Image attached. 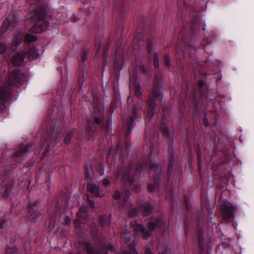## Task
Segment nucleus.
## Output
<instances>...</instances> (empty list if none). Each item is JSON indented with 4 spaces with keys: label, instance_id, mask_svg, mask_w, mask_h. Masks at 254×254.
Returning a JSON list of instances; mask_svg holds the SVG:
<instances>
[{
    "label": "nucleus",
    "instance_id": "nucleus-1",
    "mask_svg": "<svg viewBox=\"0 0 254 254\" xmlns=\"http://www.w3.org/2000/svg\"><path fill=\"white\" fill-rule=\"evenodd\" d=\"M45 16L46 10L44 7L38 5L31 8L27 16L32 23L31 32L39 33L47 29L49 22L46 20Z\"/></svg>",
    "mask_w": 254,
    "mask_h": 254
},
{
    "label": "nucleus",
    "instance_id": "nucleus-2",
    "mask_svg": "<svg viewBox=\"0 0 254 254\" xmlns=\"http://www.w3.org/2000/svg\"><path fill=\"white\" fill-rule=\"evenodd\" d=\"M22 81V75L19 69L15 68L12 71H9V76L4 84L5 88L3 86H0V113L5 109L4 102L8 91L20 85Z\"/></svg>",
    "mask_w": 254,
    "mask_h": 254
},
{
    "label": "nucleus",
    "instance_id": "nucleus-3",
    "mask_svg": "<svg viewBox=\"0 0 254 254\" xmlns=\"http://www.w3.org/2000/svg\"><path fill=\"white\" fill-rule=\"evenodd\" d=\"M132 170L126 168H123L118 175L117 179H121L125 184V192L127 195L130 194V191L128 189L130 188L131 190L134 189L133 178L132 177Z\"/></svg>",
    "mask_w": 254,
    "mask_h": 254
},
{
    "label": "nucleus",
    "instance_id": "nucleus-4",
    "mask_svg": "<svg viewBox=\"0 0 254 254\" xmlns=\"http://www.w3.org/2000/svg\"><path fill=\"white\" fill-rule=\"evenodd\" d=\"M161 87L160 82L159 80H156L153 84V95L154 97L149 99V108L147 112V118L150 120L154 115L155 107L156 98L159 95Z\"/></svg>",
    "mask_w": 254,
    "mask_h": 254
},
{
    "label": "nucleus",
    "instance_id": "nucleus-5",
    "mask_svg": "<svg viewBox=\"0 0 254 254\" xmlns=\"http://www.w3.org/2000/svg\"><path fill=\"white\" fill-rule=\"evenodd\" d=\"M221 214L224 219L227 221L231 222L234 219L235 207L228 202H224L221 205Z\"/></svg>",
    "mask_w": 254,
    "mask_h": 254
},
{
    "label": "nucleus",
    "instance_id": "nucleus-6",
    "mask_svg": "<svg viewBox=\"0 0 254 254\" xmlns=\"http://www.w3.org/2000/svg\"><path fill=\"white\" fill-rule=\"evenodd\" d=\"M93 104L94 112L93 113V116L96 124L98 125L101 123L102 120H103V107L102 105H99L96 99H94Z\"/></svg>",
    "mask_w": 254,
    "mask_h": 254
},
{
    "label": "nucleus",
    "instance_id": "nucleus-7",
    "mask_svg": "<svg viewBox=\"0 0 254 254\" xmlns=\"http://www.w3.org/2000/svg\"><path fill=\"white\" fill-rule=\"evenodd\" d=\"M24 55L25 52H24L17 53L13 56L8 64L12 65H20L23 64L24 60Z\"/></svg>",
    "mask_w": 254,
    "mask_h": 254
},
{
    "label": "nucleus",
    "instance_id": "nucleus-8",
    "mask_svg": "<svg viewBox=\"0 0 254 254\" xmlns=\"http://www.w3.org/2000/svg\"><path fill=\"white\" fill-rule=\"evenodd\" d=\"M141 118L140 117L138 116L137 114L136 109L134 108L132 113V115L129 117L128 120L127 121V134H130L131 128L133 127L134 125V122L135 120H140Z\"/></svg>",
    "mask_w": 254,
    "mask_h": 254
},
{
    "label": "nucleus",
    "instance_id": "nucleus-9",
    "mask_svg": "<svg viewBox=\"0 0 254 254\" xmlns=\"http://www.w3.org/2000/svg\"><path fill=\"white\" fill-rule=\"evenodd\" d=\"M163 224L161 218L159 219H153V220L148 224V228L151 231H157L160 230Z\"/></svg>",
    "mask_w": 254,
    "mask_h": 254
},
{
    "label": "nucleus",
    "instance_id": "nucleus-10",
    "mask_svg": "<svg viewBox=\"0 0 254 254\" xmlns=\"http://www.w3.org/2000/svg\"><path fill=\"white\" fill-rule=\"evenodd\" d=\"M131 226L134 231L141 233L143 239H148L150 237L149 233L146 230L143 226L137 224L134 222L131 224Z\"/></svg>",
    "mask_w": 254,
    "mask_h": 254
},
{
    "label": "nucleus",
    "instance_id": "nucleus-11",
    "mask_svg": "<svg viewBox=\"0 0 254 254\" xmlns=\"http://www.w3.org/2000/svg\"><path fill=\"white\" fill-rule=\"evenodd\" d=\"M87 189L93 195L96 197L101 196L99 187L96 184L91 182L88 183Z\"/></svg>",
    "mask_w": 254,
    "mask_h": 254
},
{
    "label": "nucleus",
    "instance_id": "nucleus-12",
    "mask_svg": "<svg viewBox=\"0 0 254 254\" xmlns=\"http://www.w3.org/2000/svg\"><path fill=\"white\" fill-rule=\"evenodd\" d=\"M28 59L30 61H33L36 59L39 56L38 50L36 47L33 46H29L28 50L27 51Z\"/></svg>",
    "mask_w": 254,
    "mask_h": 254
},
{
    "label": "nucleus",
    "instance_id": "nucleus-13",
    "mask_svg": "<svg viewBox=\"0 0 254 254\" xmlns=\"http://www.w3.org/2000/svg\"><path fill=\"white\" fill-rule=\"evenodd\" d=\"M121 205H122L124 207L127 208L128 209L129 215L133 216L136 214V209L131 207V204L130 201H128L127 197L123 198V201Z\"/></svg>",
    "mask_w": 254,
    "mask_h": 254
},
{
    "label": "nucleus",
    "instance_id": "nucleus-14",
    "mask_svg": "<svg viewBox=\"0 0 254 254\" xmlns=\"http://www.w3.org/2000/svg\"><path fill=\"white\" fill-rule=\"evenodd\" d=\"M23 38L24 34L22 33H19L16 35V36L14 38L13 44L11 47V49L13 51H14L17 48Z\"/></svg>",
    "mask_w": 254,
    "mask_h": 254
},
{
    "label": "nucleus",
    "instance_id": "nucleus-15",
    "mask_svg": "<svg viewBox=\"0 0 254 254\" xmlns=\"http://www.w3.org/2000/svg\"><path fill=\"white\" fill-rule=\"evenodd\" d=\"M83 248L89 254H101V251H95L93 249L90 245V244L85 242L83 244Z\"/></svg>",
    "mask_w": 254,
    "mask_h": 254
},
{
    "label": "nucleus",
    "instance_id": "nucleus-16",
    "mask_svg": "<svg viewBox=\"0 0 254 254\" xmlns=\"http://www.w3.org/2000/svg\"><path fill=\"white\" fill-rule=\"evenodd\" d=\"M140 208L142 211V214L143 216H147L151 213L152 209V207L151 204L150 203H147L142 205Z\"/></svg>",
    "mask_w": 254,
    "mask_h": 254
},
{
    "label": "nucleus",
    "instance_id": "nucleus-17",
    "mask_svg": "<svg viewBox=\"0 0 254 254\" xmlns=\"http://www.w3.org/2000/svg\"><path fill=\"white\" fill-rule=\"evenodd\" d=\"M198 245L199 246V248L200 249H204L205 247V243H204V238L203 236V232L201 230L199 231L198 233Z\"/></svg>",
    "mask_w": 254,
    "mask_h": 254
},
{
    "label": "nucleus",
    "instance_id": "nucleus-18",
    "mask_svg": "<svg viewBox=\"0 0 254 254\" xmlns=\"http://www.w3.org/2000/svg\"><path fill=\"white\" fill-rule=\"evenodd\" d=\"M39 216L40 213L38 211L36 210H33V211H32V210H30L29 212L28 217L29 219H30L31 220L35 221V219L38 217H39Z\"/></svg>",
    "mask_w": 254,
    "mask_h": 254
},
{
    "label": "nucleus",
    "instance_id": "nucleus-19",
    "mask_svg": "<svg viewBox=\"0 0 254 254\" xmlns=\"http://www.w3.org/2000/svg\"><path fill=\"white\" fill-rule=\"evenodd\" d=\"M10 24V21L8 18H7L3 22L1 27L0 29V35L3 34L7 30Z\"/></svg>",
    "mask_w": 254,
    "mask_h": 254
},
{
    "label": "nucleus",
    "instance_id": "nucleus-20",
    "mask_svg": "<svg viewBox=\"0 0 254 254\" xmlns=\"http://www.w3.org/2000/svg\"><path fill=\"white\" fill-rule=\"evenodd\" d=\"M146 166L147 168L149 169L150 174H151V172H152L153 173H154L156 171L157 169H158V166H157V164L153 163L151 161L146 163Z\"/></svg>",
    "mask_w": 254,
    "mask_h": 254
},
{
    "label": "nucleus",
    "instance_id": "nucleus-21",
    "mask_svg": "<svg viewBox=\"0 0 254 254\" xmlns=\"http://www.w3.org/2000/svg\"><path fill=\"white\" fill-rule=\"evenodd\" d=\"M24 40L27 43L33 42L37 40V37L35 35L27 33L24 36Z\"/></svg>",
    "mask_w": 254,
    "mask_h": 254
},
{
    "label": "nucleus",
    "instance_id": "nucleus-22",
    "mask_svg": "<svg viewBox=\"0 0 254 254\" xmlns=\"http://www.w3.org/2000/svg\"><path fill=\"white\" fill-rule=\"evenodd\" d=\"M29 150V147L27 145H22L19 147V150L15 153V156H19L20 153H24Z\"/></svg>",
    "mask_w": 254,
    "mask_h": 254
},
{
    "label": "nucleus",
    "instance_id": "nucleus-23",
    "mask_svg": "<svg viewBox=\"0 0 254 254\" xmlns=\"http://www.w3.org/2000/svg\"><path fill=\"white\" fill-rule=\"evenodd\" d=\"M134 94L138 98H139L141 97L142 93L141 91V87L139 84L138 83H136L134 85Z\"/></svg>",
    "mask_w": 254,
    "mask_h": 254
},
{
    "label": "nucleus",
    "instance_id": "nucleus-24",
    "mask_svg": "<svg viewBox=\"0 0 254 254\" xmlns=\"http://www.w3.org/2000/svg\"><path fill=\"white\" fill-rule=\"evenodd\" d=\"M121 237L126 243H128L131 239V234L130 232L125 233L122 234Z\"/></svg>",
    "mask_w": 254,
    "mask_h": 254
},
{
    "label": "nucleus",
    "instance_id": "nucleus-25",
    "mask_svg": "<svg viewBox=\"0 0 254 254\" xmlns=\"http://www.w3.org/2000/svg\"><path fill=\"white\" fill-rule=\"evenodd\" d=\"M130 250L129 252L125 251L123 252L122 254H138L136 250L134 248L133 245H130Z\"/></svg>",
    "mask_w": 254,
    "mask_h": 254
},
{
    "label": "nucleus",
    "instance_id": "nucleus-26",
    "mask_svg": "<svg viewBox=\"0 0 254 254\" xmlns=\"http://www.w3.org/2000/svg\"><path fill=\"white\" fill-rule=\"evenodd\" d=\"M161 129L162 131L164 136L167 137L169 135V132L168 127L165 125H162L161 127Z\"/></svg>",
    "mask_w": 254,
    "mask_h": 254
},
{
    "label": "nucleus",
    "instance_id": "nucleus-27",
    "mask_svg": "<svg viewBox=\"0 0 254 254\" xmlns=\"http://www.w3.org/2000/svg\"><path fill=\"white\" fill-rule=\"evenodd\" d=\"M72 135H73V132L71 131H69L67 133L66 136L65 137V139H64L65 143H66L67 144L69 143L70 138L72 137Z\"/></svg>",
    "mask_w": 254,
    "mask_h": 254
},
{
    "label": "nucleus",
    "instance_id": "nucleus-28",
    "mask_svg": "<svg viewBox=\"0 0 254 254\" xmlns=\"http://www.w3.org/2000/svg\"><path fill=\"white\" fill-rule=\"evenodd\" d=\"M153 61L155 67H157L159 66L158 56L157 53L153 54Z\"/></svg>",
    "mask_w": 254,
    "mask_h": 254
},
{
    "label": "nucleus",
    "instance_id": "nucleus-29",
    "mask_svg": "<svg viewBox=\"0 0 254 254\" xmlns=\"http://www.w3.org/2000/svg\"><path fill=\"white\" fill-rule=\"evenodd\" d=\"M100 222L101 224V225L103 226H104L107 225V224H109V223L110 222V220L108 221V220H107V219H105L104 217H102L101 218Z\"/></svg>",
    "mask_w": 254,
    "mask_h": 254
},
{
    "label": "nucleus",
    "instance_id": "nucleus-30",
    "mask_svg": "<svg viewBox=\"0 0 254 254\" xmlns=\"http://www.w3.org/2000/svg\"><path fill=\"white\" fill-rule=\"evenodd\" d=\"M157 186L156 185L149 184L148 186V190L150 192H153L157 188Z\"/></svg>",
    "mask_w": 254,
    "mask_h": 254
},
{
    "label": "nucleus",
    "instance_id": "nucleus-31",
    "mask_svg": "<svg viewBox=\"0 0 254 254\" xmlns=\"http://www.w3.org/2000/svg\"><path fill=\"white\" fill-rule=\"evenodd\" d=\"M84 169H85V178L87 181H89L91 180V178L90 177V173H89V170L85 167H84Z\"/></svg>",
    "mask_w": 254,
    "mask_h": 254
},
{
    "label": "nucleus",
    "instance_id": "nucleus-32",
    "mask_svg": "<svg viewBox=\"0 0 254 254\" xmlns=\"http://www.w3.org/2000/svg\"><path fill=\"white\" fill-rule=\"evenodd\" d=\"M6 47L2 44H0V54H3L6 51Z\"/></svg>",
    "mask_w": 254,
    "mask_h": 254
},
{
    "label": "nucleus",
    "instance_id": "nucleus-33",
    "mask_svg": "<svg viewBox=\"0 0 254 254\" xmlns=\"http://www.w3.org/2000/svg\"><path fill=\"white\" fill-rule=\"evenodd\" d=\"M121 197V193L119 191H116L113 195V198L115 199H118Z\"/></svg>",
    "mask_w": 254,
    "mask_h": 254
},
{
    "label": "nucleus",
    "instance_id": "nucleus-34",
    "mask_svg": "<svg viewBox=\"0 0 254 254\" xmlns=\"http://www.w3.org/2000/svg\"><path fill=\"white\" fill-rule=\"evenodd\" d=\"M174 157H171L170 158V161H169V170H170L171 169V168L173 167V164H174Z\"/></svg>",
    "mask_w": 254,
    "mask_h": 254
},
{
    "label": "nucleus",
    "instance_id": "nucleus-35",
    "mask_svg": "<svg viewBox=\"0 0 254 254\" xmlns=\"http://www.w3.org/2000/svg\"><path fill=\"white\" fill-rule=\"evenodd\" d=\"M164 61H165V63L166 65L167 66H169L170 64V63H169V58L167 56H166L164 57Z\"/></svg>",
    "mask_w": 254,
    "mask_h": 254
},
{
    "label": "nucleus",
    "instance_id": "nucleus-36",
    "mask_svg": "<svg viewBox=\"0 0 254 254\" xmlns=\"http://www.w3.org/2000/svg\"><path fill=\"white\" fill-rule=\"evenodd\" d=\"M103 183L105 186H108L110 185V182L108 179L106 178L103 180Z\"/></svg>",
    "mask_w": 254,
    "mask_h": 254
},
{
    "label": "nucleus",
    "instance_id": "nucleus-37",
    "mask_svg": "<svg viewBox=\"0 0 254 254\" xmlns=\"http://www.w3.org/2000/svg\"><path fill=\"white\" fill-rule=\"evenodd\" d=\"M98 172H99L101 175H103V174H104V168H103V166L100 165V166L99 167V169H98Z\"/></svg>",
    "mask_w": 254,
    "mask_h": 254
},
{
    "label": "nucleus",
    "instance_id": "nucleus-38",
    "mask_svg": "<svg viewBox=\"0 0 254 254\" xmlns=\"http://www.w3.org/2000/svg\"><path fill=\"white\" fill-rule=\"evenodd\" d=\"M147 49L148 52L149 53H151L152 52V46L150 45V44L148 45V46L147 47Z\"/></svg>",
    "mask_w": 254,
    "mask_h": 254
},
{
    "label": "nucleus",
    "instance_id": "nucleus-39",
    "mask_svg": "<svg viewBox=\"0 0 254 254\" xmlns=\"http://www.w3.org/2000/svg\"><path fill=\"white\" fill-rule=\"evenodd\" d=\"M198 85L200 88H201L203 86V82L202 80H199L197 82Z\"/></svg>",
    "mask_w": 254,
    "mask_h": 254
},
{
    "label": "nucleus",
    "instance_id": "nucleus-40",
    "mask_svg": "<svg viewBox=\"0 0 254 254\" xmlns=\"http://www.w3.org/2000/svg\"><path fill=\"white\" fill-rule=\"evenodd\" d=\"M145 254H153V253L149 248H147L145 251Z\"/></svg>",
    "mask_w": 254,
    "mask_h": 254
},
{
    "label": "nucleus",
    "instance_id": "nucleus-41",
    "mask_svg": "<svg viewBox=\"0 0 254 254\" xmlns=\"http://www.w3.org/2000/svg\"><path fill=\"white\" fill-rule=\"evenodd\" d=\"M88 204L91 207H93L94 206V202L93 201L91 200H88Z\"/></svg>",
    "mask_w": 254,
    "mask_h": 254
},
{
    "label": "nucleus",
    "instance_id": "nucleus-42",
    "mask_svg": "<svg viewBox=\"0 0 254 254\" xmlns=\"http://www.w3.org/2000/svg\"><path fill=\"white\" fill-rule=\"evenodd\" d=\"M142 168V167H141V164H138L137 166V168H136V171H139L140 169H141Z\"/></svg>",
    "mask_w": 254,
    "mask_h": 254
},
{
    "label": "nucleus",
    "instance_id": "nucleus-43",
    "mask_svg": "<svg viewBox=\"0 0 254 254\" xmlns=\"http://www.w3.org/2000/svg\"><path fill=\"white\" fill-rule=\"evenodd\" d=\"M9 192H10V191H9L8 189H7V190H6V192H5V193H4V194H4L5 196H7V195H8V194Z\"/></svg>",
    "mask_w": 254,
    "mask_h": 254
},
{
    "label": "nucleus",
    "instance_id": "nucleus-44",
    "mask_svg": "<svg viewBox=\"0 0 254 254\" xmlns=\"http://www.w3.org/2000/svg\"><path fill=\"white\" fill-rule=\"evenodd\" d=\"M83 61H84L86 60V56L85 55H83L82 57Z\"/></svg>",
    "mask_w": 254,
    "mask_h": 254
},
{
    "label": "nucleus",
    "instance_id": "nucleus-45",
    "mask_svg": "<svg viewBox=\"0 0 254 254\" xmlns=\"http://www.w3.org/2000/svg\"><path fill=\"white\" fill-rule=\"evenodd\" d=\"M3 223L2 224H0V228H3Z\"/></svg>",
    "mask_w": 254,
    "mask_h": 254
},
{
    "label": "nucleus",
    "instance_id": "nucleus-46",
    "mask_svg": "<svg viewBox=\"0 0 254 254\" xmlns=\"http://www.w3.org/2000/svg\"><path fill=\"white\" fill-rule=\"evenodd\" d=\"M107 125L109 127V126H110V123H109V121H108V122H107Z\"/></svg>",
    "mask_w": 254,
    "mask_h": 254
},
{
    "label": "nucleus",
    "instance_id": "nucleus-47",
    "mask_svg": "<svg viewBox=\"0 0 254 254\" xmlns=\"http://www.w3.org/2000/svg\"><path fill=\"white\" fill-rule=\"evenodd\" d=\"M204 125H205V126H207L206 122H205V120L204 121Z\"/></svg>",
    "mask_w": 254,
    "mask_h": 254
},
{
    "label": "nucleus",
    "instance_id": "nucleus-48",
    "mask_svg": "<svg viewBox=\"0 0 254 254\" xmlns=\"http://www.w3.org/2000/svg\"><path fill=\"white\" fill-rule=\"evenodd\" d=\"M198 166H199V161L198 162Z\"/></svg>",
    "mask_w": 254,
    "mask_h": 254
},
{
    "label": "nucleus",
    "instance_id": "nucleus-49",
    "mask_svg": "<svg viewBox=\"0 0 254 254\" xmlns=\"http://www.w3.org/2000/svg\"><path fill=\"white\" fill-rule=\"evenodd\" d=\"M100 47H99L98 48V51L100 50Z\"/></svg>",
    "mask_w": 254,
    "mask_h": 254
}]
</instances>
